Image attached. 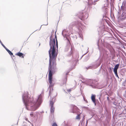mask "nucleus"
<instances>
[{"instance_id": "nucleus-1", "label": "nucleus", "mask_w": 126, "mask_h": 126, "mask_svg": "<svg viewBox=\"0 0 126 126\" xmlns=\"http://www.w3.org/2000/svg\"><path fill=\"white\" fill-rule=\"evenodd\" d=\"M56 42L55 43V39H53L50 37V42L49 46L50 48L49 51V64L48 68L49 82L50 83L49 88L51 90L53 85L52 84V72L56 68V60L57 58V53L55 51L56 48L58 49V42L56 38V36L55 35Z\"/></svg>"}, {"instance_id": "nucleus-2", "label": "nucleus", "mask_w": 126, "mask_h": 126, "mask_svg": "<svg viewBox=\"0 0 126 126\" xmlns=\"http://www.w3.org/2000/svg\"><path fill=\"white\" fill-rule=\"evenodd\" d=\"M41 94L36 98H30L28 92L24 93L22 95V99L26 108L28 110H35L40 106L42 101Z\"/></svg>"}, {"instance_id": "nucleus-3", "label": "nucleus", "mask_w": 126, "mask_h": 126, "mask_svg": "<svg viewBox=\"0 0 126 126\" xmlns=\"http://www.w3.org/2000/svg\"><path fill=\"white\" fill-rule=\"evenodd\" d=\"M67 41L68 42L65 48V51H67L70 50V52L69 53L68 55L70 56L72 54L74 50V47L73 46L70 44L69 40L68 39Z\"/></svg>"}, {"instance_id": "nucleus-4", "label": "nucleus", "mask_w": 126, "mask_h": 126, "mask_svg": "<svg viewBox=\"0 0 126 126\" xmlns=\"http://www.w3.org/2000/svg\"><path fill=\"white\" fill-rule=\"evenodd\" d=\"M54 98H53L51 99H50V112L52 113H53L55 110V108L53 106L54 103L55 102V99Z\"/></svg>"}, {"instance_id": "nucleus-5", "label": "nucleus", "mask_w": 126, "mask_h": 126, "mask_svg": "<svg viewBox=\"0 0 126 126\" xmlns=\"http://www.w3.org/2000/svg\"><path fill=\"white\" fill-rule=\"evenodd\" d=\"M102 60L101 59H98L97 60V62L95 65H93L92 66H90L89 68L94 69L98 67L101 64Z\"/></svg>"}, {"instance_id": "nucleus-6", "label": "nucleus", "mask_w": 126, "mask_h": 126, "mask_svg": "<svg viewBox=\"0 0 126 126\" xmlns=\"http://www.w3.org/2000/svg\"><path fill=\"white\" fill-rule=\"evenodd\" d=\"M78 111L77 107L74 105H72L71 106L70 111L73 113L77 112Z\"/></svg>"}, {"instance_id": "nucleus-7", "label": "nucleus", "mask_w": 126, "mask_h": 126, "mask_svg": "<svg viewBox=\"0 0 126 126\" xmlns=\"http://www.w3.org/2000/svg\"><path fill=\"white\" fill-rule=\"evenodd\" d=\"M83 83H84L87 85H90L91 86H93V81L90 79H87L85 81L83 82Z\"/></svg>"}, {"instance_id": "nucleus-8", "label": "nucleus", "mask_w": 126, "mask_h": 126, "mask_svg": "<svg viewBox=\"0 0 126 126\" xmlns=\"http://www.w3.org/2000/svg\"><path fill=\"white\" fill-rule=\"evenodd\" d=\"M99 0H94L93 1L92 0H88L89 1L88 5L90 7H91L92 5H95L96 4L97 2Z\"/></svg>"}, {"instance_id": "nucleus-9", "label": "nucleus", "mask_w": 126, "mask_h": 126, "mask_svg": "<svg viewBox=\"0 0 126 126\" xmlns=\"http://www.w3.org/2000/svg\"><path fill=\"white\" fill-rule=\"evenodd\" d=\"M71 25H76L77 27H80L82 28L81 26H82V24L80 22L78 21H77L75 22H73L71 23Z\"/></svg>"}, {"instance_id": "nucleus-10", "label": "nucleus", "mask_w": 126, "mask_h": 126, "mask_svg": "<svg viewBox=\"0 0 126 126\" xmlns=\"http://www.w3.org/2000/svg\"><path fill=\"white\" fill-rule=\"evenodd\" d=\"M81 20H83L87 18L88 17V14L86 13H84L81 14Z\"/></svg>"}, {"instance_id": "nucleus-11", "label": "nucleus", "mask_w": 126, "mask_h": 126, "mask_svg": "<svg viewBox=\"0 0 126 126\" xmlns=\"http://www.w3.org/2000/svg\"><path fill=\"white\" fill-rule=\"evenodd\" d=\"M62 34L64 37H65L67 39V40L68 39L67 37V36H68V35L67 34V32L66 30H64L62 32Z\"/></svg>"}, {"instance_id": "nucleus-12", "label": "nucleus", "mask_w": 126, "mask_h": 126, "mask_svg": "<svg viewBox=\"0 0 126 126\" xmlns=\"http://www.w3.org/2000/svg\"><path fill=\"white\" fill-rule=\"evenodd\" d=\"M95 95L94 94H92L91 97V98L92 100V101L93 103H94L95 105Z\"/></svg>"}, {"instance_id": "nucleus-13", "label": "nucleus", "mask_w": 126, "mask_h": 126, "mask_svg": "<svg viewBox=\"0 0 126 126\" xmlns=\"http://www.w3.org/2000/svg\"><path fill=\"white\" fill-rule=\"evenodd\" d=\"M23 54L21 53L18 52L16 54V55L19 56V57L22 56V58H23L24 57L23 56Z\"/></svg>"}, {"instance_id": "nucleus-14", "label": "nucleus", "mask_w": 126, "mask_h": 126, "mask_svg": "<svg viewBox=\"0 0 126 126\" xmlns=\"http://www.w3.org/2000/svg\"><path fill=\"white\" fill-rule=\"evenodd\" d=\"M119 66V64H116L114 67V69L113 71H117L118 68Z\"/></svg>"}, {"instance_id": "nucleus-15", "label": "nucleus", "mask_w": 126, "mask_h": 126, "mask_svg": "<svg viewBox=\"0 0 126 126\" xmlns=\"http://www.w3.org/2000/svg\"><path fill=\"white\" fill-rule=\"evenodd\" d=\"M66 79L65 78L63 81V83L61 84V85L62 86L64 84L66 83Z\"/></svg>"}, {"instance_id": "nucleus-16", "label": "nucleus", "mask_w": 126, "mask_h": 126, "mask_svg": "<svg viewBox=\"0 0 126 126\" xmlns=\"http://www.w3.org/2000/svg\"><path fill=\"white\" fill-rule=\"evenodd\" d=\"M6 51L8 52L9 54L11 56L13 54L8 49L6 50Z\"/></svg>"}, {"instance_id": "nucleus-17", "label": "nucleus", "mask_w": 126, "mask_h": 126, "mask_svg": "<svg viewBox=\"0 0 126 126\" xmlns=\"http://www.w3.org/2000/svg\"><path fill=\"white\" fill-rule=\"evenodd\" d=\"M80 115L79 114V115H78L77 116H76V119H80V117H79V116H80Z\"/></svg>"}, {"instance_id": "nucleus-18", "label": "nucleus", "mask_w": 126, "mask_h": 126, "mask_svg": "<svg viewBox=\"0 0 126 126\" xmlns=\"http://www.w3.org/2000/svg\"><path fill=\"white\" fill-rule=\"evenodd\" d=\"M1 45L6 50L7 49L3 44H1Z\"/></svg>"}, {"instance_id": "nucleus-19", "label": "nucleus", "mask_w": 126, "mask_h": 126, "mask_svg": "<svg viewBox=\"0 0 126 126\" xmlns=\"http://www.w3.org/2000/svg\"><path fill=\"white\" fill-rule=\"evenodd\" d=\"M79 37L81 38L82 39H83V36L81 34H79Z\"/></svg>"}, {"instance_id": "nucleus-20", "label": "nucleus", "mask_w": 126, "mask_h": 126, "mask_svg": "<svg viewBox=\"0 0 126 126\" xmlns=\"http://www.w3.org/2000/svg\"><path fill=\"white\" fill-rule=\"evenodd\" d=\"M52 126H57V125L55 123H54L53 124Z\"/></svg>"}, {"instance_id": "nucleus-21", "label": "nucleus", "mask_w": 126, "mask_h": 126, "mask_svg": "<svg viewBox=\"0 0 126 126\" xmlns=\"http://www.w3.org/2000/svg\"><path fill=\"white\" fill-rule=\"evenodd\" d=\"M113 71L114 72V73L115 75L118 74L117 73V71Z\"/></svg>"}, {"instance_id": "nucleus-22", "label": "nucleus", "mask_w": 126, "mask_h": 126, "mask_svg": "<svg viewBox=\"0 0 126 126\" xmlns=\"http://www.w3.org/2000/svg\"><path fill=\"white\" fill-rule=\"evenodd\" d=\"M30 115L31 117H32L33 116V114L32 112L30 114Z\"/></svg>"}, {"instance_id": "nucleus-23", "label": "nucleus", "mask_w": 126, "mask_h": 126, "mask_svg": "<svg viewBox=\"0 0 126 126\" xmlns=\"http://www.w3.org/2000/svg\"><path fill=\"white\" fill-rule=\"evenodd\" d=\"M72 90V89H69L67 90V91H68V92H70Z\"/></svg>"}, {"instance_id": "nucleus-24", "label": "nucleus", "mask_w": 126, "mask_h": 126, "mask_svg": "<svg viewBox=\"0 0 126 126\" xmlns=\"http://www.w3.org/2000/svg\"><path fill=\"white\" fill-rule=\"evenodd\" d=\"M117 77L118 79H119V77L118 76V74L116 75H115Z\"/></svg>"}, {"instance_id": "nucleus-25", "label": "nucleus", "mask_w": 126, "mask_h": 126, "mask_svg": "<svg viewBox=\"0 0 126 126\" xmlns=\"http://www.w3.org/2000/svg\"><path fill=\"white\" fill-rule=\"evenodd\" d=\"M25 120H26V121H27V120L28 119H27V118H25ZM27 121H28V122H29L30 123V122L29 121H28V120H27Z\"/></svg>"}, {"instance_id": "nucleus-26", "label": "nucleus", "mask_w": 126, "mask_h": 126, "mask_svg": "<svg viewBox=\"0 0 126 126\" xmlns=\"http://www.w3.org/2000/svg\"><path fill=\"white\" fill-rule=\"evenodd\" d=\"M0 43L1 45L3 44L0 40Z\"/></svg>"}, {"instance_id": "nucleus-27", "label": "nucleus", "mask_w": 126, "mask_h": 126, "mask_svg": "<svg viewBox=\"0 0 126 126\" xmlns=\"http://www.w3.org/2000/svg\"><path fill=\"white\" fill-rule=\"evenodd\" d=\"M48 25V23H47L46 24H45V25Z\"/></svg>"}, {"instance_id": "nucleus-28", "label": "nucleus", "mask_w": 126, "mask_h": 126, "mask_svg": "<svg viewBox=\"0 0 126 126\" xmlns=\"http://www.w3.org/2000/svg\"><path fill=\"white\" fill-rule=\"evenodd\" d=\"M87 123H88V121H87V122H86V124H87Z\"/></svg>"}, {"instance_id": "nucleus-29", "label": "nucleus", "mask_w": 126, "mask_h": 126, "mask_svg": "<svg viewBox=\"0 0 126 126\" xmlns=\"http://www.w3.org/2000/svg\"><path fill=\"white\" fill-rule=\"evenodd\" d=\"M42 26V25H41V27H40V29H39V30H40V29H41V26Z\"/></svg>"}, {"instance_id": "nucleus-30", "label": "nucleus", "mask_w": 126, "mask_h": 126, "mask_svg": "<svg viewBox=\"0 0 126 126\" xmlns=\"http://www.w3.org/2000/svg\"><path fill=\"white\" fill-rule=\"evenodd\" d=\"M95 87H93V88H95Z\"/></svg>"}, {"instance_id": "nucleus-31", "label": "nucleus", "mask_w": 126, "mask_h": 126, "mask_svg": "<svg viewBox=\"0 0 126 126\" xmlns=\"http://www.w3.org/2000/svg\"><path fill=\"white\" fill-rule=\"evenodd\" d=\"M50 90L49 91V93L50 92ZM49 94H50V93H49ZM49 95H50V94H49Z\"/></svg>"}, {"instance_id": "nucleus-32", "label": "nucleus", "mask_w": 126, "mask_h": 126, "mask_svg": "<svg viewBox=\"0 0 126 126\" xmlns=\"http://www.w3.org/2000/svg\"><path fill=\"white\" fill-rule=\"evenodd\" d=\"M107 99H108V97H107Z\"/></svg>"}]
</instances>
